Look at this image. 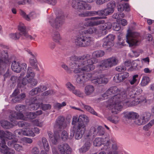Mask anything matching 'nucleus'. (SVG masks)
Returning <instances> with one entry per match:
<instances>
[{"mask_svg":"<svg viewBox=\"0 0 154 154\" xmlns=\"http://www.w3.org/2000/svg\"><path fill=\"white\" fill-rule=\"evenodd\" d=\"M69 137L70 136H69L67 132L66 131H63L61 134V138L64 141L66 140L68 138L70 139Z\"/></svg>","mask_w":154,"mask_h":154,"instance_id":"obj_41","label":"nucleus"},{"mask_svg":"<svg viewBox=\"0 0 154 154\" xmlns=\"http://www.w3.org/2000/svg\"><path fill=\"white\" fill-rule=\"evenodd\" d=\"M16 110L20 112H23L26 110V108L25 105L19 104L16 106Z\"/></svg>","mask_w":154,"mask_h":154,"instance_id":"obj_37","label":"nucleus"},{"mask_svg":"<svg viewBox=\"0 0 154 154\" xmlns=\"http://www.w3.org/2000/svg\"><path fill=\"white\" fill-rule=\"evenodd\" d=\"M54 94V91L52 90H49L46 91L42 94V95L43 96H46L48 95H52Z\"/></svg>","mask_w":154,"mask_h":154,"instance_id":"obj_51","label":"nucleus"},{"mask_svg":"<svg viewBox=\"0 0 154 154\" xmlns=\"http://www.w3.org/2000/svg\"><path fill=\"white\" fill-rule=\"evenodd\" d=\"M17 124L18 126L20 127L27 128L30 127L31 125L30 123L23 121H19Z\"/></svg>","mask_w":154,"mask_h":154,"instance_id":"obj_40","label":"nucleus"},{"mask_svg":"<svg viewBox=\"0 0 154 154\" xmlns=\"http://www.w3.org/2000/svg\"><path fill=\"white\" fill-rule=\"evenodd\" d=\"M108 81V79L102 75H100L97 79L92 80V82L96 85L102 83L106 84Z\"/></svg>","mask_w":154,"mask_h":154,"instance_id":"obj_18","label":"nucleus"},{"mask_svg":"<svg viewBox=\"0 0 154 154\" xmlns=\"http://www.w3.org/2000/svg\"><path fill=\"white\" fill-rule=\"evenodd\" d=\"M59 152L61 154H70L71 149L68 144L62 143L59 144L57 147Z\"/></svg>","mask_w":154,"mask_h":154,"instance_id":"obj_13","label":"nucleus"},{"mask_svg":"<svg viewBox=\"0 0 154 154\" xmlns=\"http://www.w3.org/2000/svg\"><path fill=\"white\" fill-rule=\"evenodd\" d=\"M48 134L52 143L54 144H56L57 143L58 139L60 137L58 133L54 132V135L51 132H48Z\"/></svg>","mask_w":154,"mask_h":154,"instance_id":"obj_20","label":"nucleus"},{"mask_svg":"<svg viewBox=\"0 0 154 154\" xmlns=\"http://www.w3.org/2000/svg\"><path fill=\"white\" fill-rule=\"evenodd\" d=\"M113 28L114 30L119 31L121 29L120 24L118 23H115L113 24Z\"/></svg>","mask_w":154,"mask_h":154,"instance_id":"obj_57","label":"nucleus"},{"mask_svg":"<svg viewBox=\"0 0 154 154\" xmlns=\"http://www.w3.org/2000/svg\"><path fill=\"white\" fill-rule=\"evenodd\" d=\"M93 41L92 37L80 34L76 37L75 43L77 46L79 47H86L91 45Z\"/></svg>","mask_w":154,"mask_h":154,"instance_id":"obj_5","label":"nucleus"},{"mask_svg":"<svg viewBox=\"0 0 154 154\" xmlns=\"http://www.w3.org/2000/svg\"><path fill=\"white\" fill-rule=\"evenodd\" d=\"M104 54L105 53L104 51L101 50L95 51L93 53V56L97 57H102L103 56Z\"/></svg>","mask_w":154,"mask_h":154,"instance_id":"obj_42","label":"nucleus"},{"mask_svg":"<svg viewBox=\"0 0 154 154\" xmlns=\"http://www.w3.org/2000/svg\"><path fill=\"white\" fill-rule=\"evenodd\" d=\"M26 73V76L22 79L21 84L20 83H18V87L20 88L23 87L27 83L29 84L32 86L36 85L38 83V81L37 79L34 78L35 73L32 70V67H28Z\"/></svg>","mask_w":154,"mask_h":154,"instance_id":"obj_4","label":"nucleus"},{"mask_svg":"<svg viewBox=\"0 0 154 154\" xmlns=\"http://www.w3.org/2000/svg\"><path fill=\"white\" fill-rule=\"evenodd\" d=\"M42 142L41 141H38V144L40 146H42L43 145L45 150L48 151L50 149V147L47 139L44 137H43L42 139Z\"/></svg>","mask_w":154,"mask_h":154,"instance_id":"obj_23","label":"nucleus"},{"mask_svg":"<svg viewBox=\"0 0 154 154\" xmlns=\"http://www.w3.org/2000/svg\"><path fill=\"white\" fill-rule=\"evenodd\" d=\"M116 69L118 72H122L126 70V68L124 66H119L116 67Z\"/></svg>","mask_w":154,"mask_h":154,"instance_id":"obj_63","label":"nucleus"},{"mask_svg":"<svg viewBox=\"0 0 154 154\" xmlns=\"http://www.w3.org/2000/svg\"><path fill=\"white\" fill-rule=\"evenodd\" d=\"M39 149L37 147H34L31 150V154H39Z\"/></svg>","mask_w":154,"mask_h":154,"instance_id":"obj_64","label":"nucleus"},{"mask_svg":"<svg viewBox=\"0 0 154 154\" xmlns=\"http://www.w3.org/2000/svg\"><path fill=\"white\" fill-rule=\"evenodd\" d=\"M1 58H0V67H5L7 64L9 63V59L8 55L6 51H4L2 54Z\"/></svg>","mask_w":154,"mask_h":154,"instance_id":"obj_15","label":"nucleus"},{"mask_svg":"<svg viewBox=\"0 0 154 154\" xmlns=\"http://www.w3.org/2000/svg\"><path fill=\"white\" fill-rule=\"evenodd\" d=\"M126 41L130 47L138 45L140 41V35L137 32H128L126 35Z\"/></svg>","mask_w":154,"mask_h":154,"instance_id":"obj_7","label":"nucleus"},{"mask_svg":"<svg viewBox=\"0 0 154 154\" xmlns=\"http://www.w3.org/2000/svg\"><path fill=\"white\" fill-rule=\"evenodd\" d=\"M26 97V94L24 93H21L17 96L13 97L11 100V101L13 103H19L23 100Z\"/></svg>","mask_w":154,"mask_h":154,"instance_id":"obj_26","label":"nucleus"},{"mask_svg":"<svg viewBox=\"0 0 154 154\" xmlns=\"http://www.w3.org/2000/svg\"><path fill=\"white\" fill-rule=\"evenodd\" d=\"M82 33L84 34H91L95 33L98 35V30L95 27H90L88 29L83 30L82 31Z\"/></svg>","mask_w":154,"mask_h":154,"instance_id":"obj_27","label":"nucleus"},{"mask_svg":"<svg viewBox=\"0 0 154 154\" xmlns=\"http://www.w3.org/2000/svg\"><path fill=\"white\" fill-rule=\"evenodd\" d=\"M79 118L80 119V121L83 123L85 126V130L83 132L84 134L86 131V126L89 122V118L86 116L84 115H82L79 116Z\"/></svg>","mask_w":154,"mask_h":154,"instance_id":"obj_28","label":"nucleus"},{"mask_svg":"<svg viewBox=\"0 0 154 154\" xmlns=\"http://www.w3.org/2000/svg\"><path fill=\"white\" fill-rule=\"evenodd\" d=\"M42 109L44 110L50 109L51 108V106L49 104H42L41 106Z\"/></svg>","mask_w":154,"mask_h":154,"instance_id":"obj_60","label":"nucleus"},{"mask_svg":"<svg viewBox=\"0 0 154 154\" xmlns=\"http://www.w3.org/2000/svg\"><path fill=\"white\" fill-rule=\"evenodd\" d=\"M107 33L108 30L105 29L103 26H101L100 29L98 30V35L101 36L102 35H105Z\"/></svg>","mask_w":154,"mask_h":154,"instance_id":"obj_45","label":"nucleus"},{"mask_svg":"<svg viewBox=\"0 0 154 154\" xmlns=\"http://www.w3.org/2000/svg\"><path fill=\"white\" fill-rule=\"evenodd\" d=\"M72 6L75 8L80 10H89L90 8L89 5L85 1L79 2V0L73 1L72 2Z\"/></svg>","mask_w":154,"mask_h":154,"instance_id":"obj_11","label":"nucleus"},{"mask_svg":"<svg viewBox=\"0 0 154 154\" xmlns=\"http://www.w3.org/2000/svg\"><path fill=\"white\" fill-rule=\"evenodd\" d=\"M97 132L98 135L101 136L103 135L105 133V131L104 129L101 126H99L97 128Z\"/></svg>","mask_w":154,"mask_h":154,"instance_id":"obj_47","label":"nucleus"},{"mask_svg":"<svg viewBox=\"0 0 154 154\" xmlns=\"http://www.w3.org/2000/svg\"><path fill=\"white\" fill-rule=\"evenodd\" d=\"M94 90L93 86L88 85L85 86V92L87 95H90L92 94Z\"/></svg>","mask_w":154,"mask_h":154,"instance_id":"obj_29","label":"nucleus"},{"mask_svg":"<svg viewBox=\"0 0 154 154\" xmlns=\"http://www.w3.org/2000/svg\"><path fill=\"white\" fill-rule=\"evenodd\" d=\"M39 93L38 87H37L32 89L30 92L29 94L32 96H33Z\"/></svg>","mask_w":154,"mask_h":154,"instance_id":"obj_56","label":"nucleus"},{"mask_svg":"<svg viewBox=\"0 0 154 154\" xmlns=\"http://www.w3.org/2000/svg\"><path fill=\"white\" fill-rule=\"evenodd\" d=\"M145 123L148 122L150 119L151 114L149 112H145L142 113L140 116Z\"/></svg>","mask_w":154,"mask_h":154,"instance_id":"obj_32","label":"nucleus"},{"mask_svg":"<svg viewBox=\"0 0 154 154\" xmlns=\"http://www.w3.org/2000/svg\"><path fill=\"white\" fill-rule=\"evenodd\" d=\"M79 16L85 17L93 16L92 11H87L79 14Z\"/></svg>","mask_w":154,"mask_h":154,"instance_id":"obj_49","label":"nucleus"},{"mask_svg":"<svg viewBox=\"0 0 154 154\" xmlns=\"http://www.w3.org/2000/svg\"><path fill=\"white\" fill-rule=\"evenodd\" d=\"M120 73L118 75H116L114 77V79L116 82H119L123 81L122 78Z\"/></svg>","mask_w":154,"mask_h":154,"instance_id":"obj_54","label":"nucleus"},{"mask_svg":"<svg viewBox=\"0 0 154 154\" xmlns=\"http://www.w3.org/2000/svg\"><path fill=\"white\" fill-rule=\"evenodd\" d=\"M39 99H38L36 97H34L31 99V103L30 105L31 109L36 110L39 107L40 105L41 104L39 102Z\"/></svg>","mask_w":154,"mask_h":154,"instance_id":"obj_21","label":"nucleus"},{"mask_svg":"<svg viewBox=\"0 0 154 154\" xmlns=\"http://www.w3.org/2000/svg\"><path fill=\"white\" fill-rule=\"evenodd\" d=\"M118 62L119 60L116 57H112L104 60L97 67L100 70H103L106 68H109L116 65Z\"/></svg>","mask_w":154,"mask_h":154,"instance_id":"obj_6","label":"nucleus"},{"mask_svg":"<svg viewBox=\"0 0 154 154\" xmlns=\"http://www.w3.org/2000/svg\"><path fill=\"white\" fill-rule=\"evenodd\" d=\"M32 123L34 125L40 127H42L43 125V122H39L38 119H35L32 121Z\"/></svg>","mask_w":154,"mask_h":154,"instance_id":"obj_62","label":"nucleus"},{"mask_svg":"<svg viewBox=\"0 0 154 154\" xmlns=\"http://www.w3.org/2000/svg\"><path fill=\"white\" fill-rule=\"evenodd\" d=\"M20 34L18 33H11L10 35V37L15 40L18 39L20 38Z\"/></svg>","mask_w":154,"mask_h":154,"instance_id":"obj_48","label":"nucleus"},{"mask_svg":"<svg viewBox=\"0 0 154 154\" xmlns=\"http://www.w3.org/2000/svg\"><path fill=\"white\" fill-rule=\"evenodd\" d=\"M85 76L84 74L77 75L76 82L78 84H83L85 81Z\"/></svg>","mask_w":154,"mask_h":154,"instance_id":"obj_30","label":"nucleus"},{"mask_svg":"<svg viewBox=\"0 0 154 154\" xmlns=\"http://www.w3.org/2000/svg\"><path fill=\"white\" fill-rule=\"evenodd\" d=\"M72 125H73L72 130L71 131L69 138L72 139L74 136L75 139H81L83 135V132L85 128V126L80 121V119L78 118V116H74L72 117Z\"/></svg>","mask_w":154,"mask_h":154,"instance_id":"obj_3","label":"nucleus"},{"mask_svg":"<svg viewBox=\"0 0 154 154\" xmlns=\"http://www.w3.org/2000/svg\"><path fill=\"white\" fill-rule=\"evenodd\" d=\"M18 29L20 31L19 33H21V35H23L26 38L30 40L34 39V38L32 36L28 34L26 31V27L23 24H20Z\"/></svg>","mask_w":154,"mask_h":154,"instance_id":"obj_16","label":"nucleus"},{"mask_svg":"<svg viewBox=\"0 0 154 154\" xmlns=\"http://www.w3.org/2000/svg\"><path fill=\"white\" fill-rule=\"evenodd\" d=\"M109 138V135H106L104 140L100 137H97L95 138L93 142L94 145L95 146H100L102 144H103L104 145L103 149L104 150H106L110 146Z\"/></svg>","mask_w":154,"mask_h":154,"instance_id":"obj_10","label":"nucleus"},{"mask_svg":"<svg viewBox=\"0 0 154 154\" xmlns=\"http://www.w3.org/2000/svg\"><path fill=\"white\" fill-rule=\"evenodd\" d=\"M70 60L71 61L69 66L71 69H74L75 73L93 70L95 68L93 64L98 61L96 58H91L89 54L80 56H73L70 57Z\"/></svg>","mask_w":154,"mask_h":154,"instance_id":"obj_1","label":"nucleus"},{"mask_svg":"<svg viewBox=\"0 0 154 154\" xmlns=\"http://www.w3.org/2000/svg\"><path fill=\"white\" fill-rule=\"evenodd\" d=\"M66 88L70 91H72L74 89H75V87L70 82H68L66 84Z\"/></svg>","mask_w":154,"mask_h":154,"instance_id":"obj_55","label":"nucleus"},{"mask_svg":"<svg viewBox=\"0 0 154 154\" xmlns=\"http://www.w3.org/2000/svg\"><path fill=\"white\" fill-rule=\"evenodd\" d=\"M107 119L112 123L117 124L120 120L119 118L117 116H112L108 117Z\"/></svg>","mask_w":154,"mask_h":154,"instance_id":"obj_34","label":"nucleus"},{"mask_svg":"<svg viewBox=\"0 0 154 154\" xmlns=\"http://www.w3.org/2000/svg\"><path fill=\"white\" fill-rule=\"evenodd\" d=\"M20 14L28 21H29L30 20V18H32L33 15H35L34 13H31L29 15H27L24 12L21 10H20Z\"/></svg>","mask_w":154,"mask_h":154,"instance_id":"obj_36","label":"nucleus"},{"mask_svg":"<svg viewBox=\"0 0 154 154\" xmlns=\"http://www.w3.org/2000/svg\"><path fill=\"white\" fill-rule=\"evenodd\" d=\"M104 23L105 21L104 20H95L94 21H89L84 23V25L87 27L93 26L103 24Z\"/></svg>","mask_w":154,"mask_h":154,"instance_id":"obj_22","label":"nucleus"},{"mask_svg":"<svg viewBox=\"0 0 154 154\" xmlns=\"http://www.w3.org/2000/svg\"><path fill=\"white\" fill-rule=\"evenodd\" d=\"M27 67L26 63L20 64L18 62L14 60L11 63V68L12 70L17 73L21 72L20 78L22 77L25 75Z\"/></svg>","mask_w":154,"mask_h":154,"instance_id":"obj_8","label":"nucleus"},{"mask_svg":"<svg viewBox=\"0 0 154 154\" xmlns=\"http://www.w3.org/2000/svg\"><path fill=\"white\" fill-rule=\"evenodd\" d=\"M115 36L113 35L109 34L103 39V46L105 48H109L114 45V40Z\"/></svg>","mask_w":154,"mask_h":154,"instance_id":"obj_14","label":"nucleus"},{"mask_svg":"<svg viewBox=\"0 0 154 154\" xmlns=\"http://www.w3.org/2000/svg\"><path fill=\"white\" fill-rule=\"evenodd\" d=\"M138 116V115L136 112H131L126 113L125 116V117L128 119H135Z\"/></svg>","mask_w":154,"mask_h":154,"instance_id":"obj_33","label":"nucleus"},{"mask_svg":"<svg viewBox=\"0 0 154 154\" xmlns=\"http://www.w3.org/2000/svg\"><path fill=\"white\" fill-rule=\"evenodd\" d=\"M83 105L86 110L93 115L95 116L97 115V112L94 111V109L91 106L88 105H85L84 104H83Z\"/></svg>","mask_w":154,"mask_h":154,"instance_id":"obj_38","label":"nucleus"},{"mask_svg":"<svg viewBox=\"0 0 154 154\" xmlns=\"http://www.w3.org/2000/svg\"><path fill=\"white\" fill-rule=\"evenodd\" d=\"M149 81V78L147 76H144L143 77L141 82V84L143 86L147 85Z\"/></svg>","mask_w":154,"mask_h":154,"instance_id":"obj_46","label":"nucleus"},{"mask_svg":"<svg viewBox=\"0 0 154 154\" xmlns=\"http://www.w3.org/2000/svg\"><path fill=\"white\" fill-rule=\"evenodd\" d=\"M27 114V118L29 119H32L36 118V114L34 112H30Z\"/></svg>","mask_w":154,"mask_h":154,"instance_id":"obj_50","label":"nucleus"},{"mask_svg":"<svg viewBox=\"0 0 154 154\" xmlns=\"http://www.w3.org/2000/svg\"><path fill=\"white\" fill-rule=\"evenodd\" d=\"M97 135L96 130L94 127H91L88 134L86 136L85 139L89 140L91 138H93Z\"/></svg>","mask_w":154,"mask_h":154,"instance_id":"obj_25","label":"nucleus"},{"mask_svg":"<svg viewBox=\"0 0 154 154\" xmlns=\"http://www.w3.org/2000/svg\"><path fill=\"white\" fill-rule=\"evenodd\" d=\"M17 141L15 140L9 141L8 142V145L9 146L13 145L14 148L16 150L18 151H20L23 150V146L17 143Z\"/></svg>","mask_w":154,"mask_h":154,"instance_id":"obj_24","label":"nucleus"},{"mask_svg":"<svg viewBox=\"0 0 154 154\" xmlns=\"http://www.w3.org/2000/svg\"><path fill=\"white\" fill-rule=\"evenodd\" d=\"M37 87L39 93L41 92H43V91H45L47 89V87L45 85H41Z\"/></svg>","mask_w":154,"mask_h":154,"instance_id":"obj_61","label":"nucleus"},{"mask_svg":"<svg viewBox=\"0 0 154 154\" xmlns=\"http://www.w3.org/2000/svg\"><path fill=\"white\" fill-rule=\"evenodd\" d=\"M112 24L110 22H107L105 23L104 25L103 26H102L105 28V29L108 30L112 28Z\"/></svg>","mask_w":154,"mask_h":154,"instance_id":"obj_59","label":"nucleus"},{"mask_svg":"<svg viewBox=\"0 0 154 154\" xmlns=\"http://www.w3.org/2000/svg\"><path fill=\"white\" fill-rule=\"evenodd\" d=\"M9 124L10 123L7 121H4L2 122V125L3 128L8 129L10 128Z\"/></svg>","mask_w":154,"mask_h":154,"instance_id":"obj_58","label":"nucleus"},{"mask_svg":"<svg viewBox=\"0 0 154 154\" xmlns=\"http://www.w3.org/2000/svg\"><path fill=\"white\" fill-rule=\"evenodd\" d=\"M30 63L31 65L35 68L37 67V63L36 60L35 59H30Z\"/></svg>","mask_w":154,"mask_h":154,"instance_id":"obj_53","label":"nucleus"},{"mask_svg":"<svg viewBox=\"0 0 154 154\" xmlns=\"http://www.w3.org/2000/svg\"><path fill=\"white\" fill-rule=\"evenodd\" d=\"M132 91H131L128 95L126 91L124 90L121 91L119 94L112 97L108 101L107 107L111 111V112L116 114L121 111L123 108L122 103L128 105L130 102L128 99L130 98H134V95ZM135 93H134L135 94Z\"/></svg>","mask_w":154,"mask_h":154,"instance_id":"obj_2","label":"nucleus"},{"mask_svg":"<svg viewBox=\"0 0 154 154\" xmlns=\"http://www.w3.org/2000/svg\"><path fill=\"white\" fill-rule=\"evenodd\" d=\"M65 16L63 13L59 14L56 18L51 21H49L51 26L56 30L59 29L63 24L64 22Z\"/></svg>","mask_w":154,"mask_h":154,"instance_id":"obj_9","label":"nucleus"},{"mask_svg":"<svg viewBox=\"0 0 154 154\" xmlns=\"http://www.w3.org/2000/svg\"><path fill=\"white\" fill-rule=\"evenodd\" d=\"M52 37L53 40L56 42H59L61 39L59 33L57 31H55L53 32Z\"/></svg>","mask_w":154,"mask_h":154,"instance_id":"obj_35","label":"nucleus"},{"mask_svg":"<svg viewBox=\"0 0 154 154\" xmlns=\"http://www.w3.org/2000/svg\"><path fill=\"white\" fill-rule=\"evenodd\" d=\"M92 12L93 16L96 15H98L99 16H106L104 9L99 10L98 11H92Z\"/></svg>","mask_w":154,"mask_h":154,"instance_id":"obj_43","label":"nucleus"},{"mask_svg":"<svg viewBox=\"0 0 154 154\" xmlns=\"http://www.w3.org/2000/svg\"><path fill=\"white\" fill-rule=\"evenodd\" d=\"M116 6V3L114 1H111L108 2L106 5V7L114 11V8Z\"/></svg>","mask_w":154,"mask_h":154,"instance_id":"obj_39","label":"nucleus"},{"mask_svg":"<svg viewBox=\"0 0 154 154\" xmlns=\"http://www.w3.org/2000/svg\"><path fill=\"white\" fill-rule=\"evenodd\" d=\"M120 92L119 90L116 87H110L108 89L106 92L102 95L103 97L113 94H115Z\"/></svg>","mask_w":154,"mask_h":154,"instance_id":"obj_19","label":"nucleus"},{"mask_svg":"<svg viewBox=\"0 0 154 154\" xmlns=\"http://www.w3.org/2000/svg\"><path fill=\"white\" fill-rule=\"evenodd\" d=\"M9 119L12 122H14L15 119H22L25 120L26 118L20 112L17 113L14 112L9 116Z\"/></svg>","mask_w":154,"mask_h":154,"instance_id":"obj_17","label":"nucleus"},{"mask_svg":"<svg viewBox=\"0 0 154 154\" xmlns=\"http://www.w3.org/2000/svg\"><path fill=\"white\" fill-rule=\"evenodd\" d=\"M66 103L65 102H63L62 103H55L54 105V107L55 108L57 109H60L61 108L66 106Z\"/></svg>","mask_w":154,"mask_h":154,"instance_id":"obj_52","label":"nucleus"},{"mask_svg":"<svg viewBox=\"0 0 154 154\" xmlns=\"http://www.w3.org/2000/svg\"><path fill=\"white\" fill-rule=\"evenodd\" d=\"M135 124L138 125H144L146 123L143 121L141 116L139 118H136L134 121Z\"/></svg>","mask_w":154,"mask_h":154,"instance_id":"obj_44","label":"nucleus"},{"mask_svg":"<svg viewBox=\"0 0 154 154\" xmlns=\"http://www.w3.org/2000/svg\"><path fill=\"white\" fill-rule=\"evenodd\" d=\"M67 124L65 121L64 118L62 116H59L56 120L54 127L56 130L60 131L66 127Z\"/></svg>","mask_w":154,"mask_h":154,"instance_id":"obj_12","label":"nucleus"},{"mask_svg":"<svg viewBox=\"0 0 154 154\" xmlns=\"http://www.w3.org/2000/svg\"><path fill=\"white\" fill-rule=\"evenodd\" d=\"M91 145L90 142L88 140L85 143L84 145L80 149V152L82 153L86 152L89 149Z\"/></svg>","mask_w":154,"mask_h":154,"instance_id":"obj_31","label":"nucleus"}]
</instances>
